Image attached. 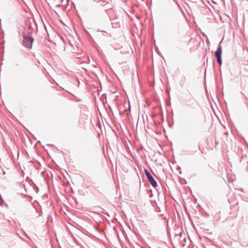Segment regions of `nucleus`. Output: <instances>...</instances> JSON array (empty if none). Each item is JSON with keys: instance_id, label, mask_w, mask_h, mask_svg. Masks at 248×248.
Segmentation results:
<instances>
[{"instance_id": "7ed1b4c3", "label": "nucleus", "mask_w": 248, "mask_h": 248, "mask_svg": "<svg viewBox=\"0 0 248 248\" xmlns=\"http://www.w3.org/2000/svg\"><path fill=\"white\" fill-rule=\"evenodd\" d=\"M222 53L221 46H219L215 53V56L217 58V61L219 65L221 64V55Z\"/></svg>"}, {"instance_id": "f257e3e1", "label": "nucleus", "mask_w": 248, "mask_h": 248, "mask_svg": "<svg viewBox=\"0 0 248 248\" xmlns=\"http://www.w3.org/2000/svg\"><path fill=\"white\" fill-rule=\"evenodd\" d=\"M144 172L146 177L152 186L155 187H156L157 186V183L150 172L146 169L144 170Z\"/></svg>"}, {"instance_id": "f03ea898", "label": "nucleus", "mask_w": 248, "mask_h": 248, "mask_svg": "<svg viewBox=\"0 0 248 248\" xmlns=\"http://www.w3.org/2000/svg\"><path fill=\"white\" fill-rule=\"evenodd\" d=\"M33 39L31 37H24L23 39V43L26 47L31 48L32 46Z\"/></svg>"}]
</instances>
